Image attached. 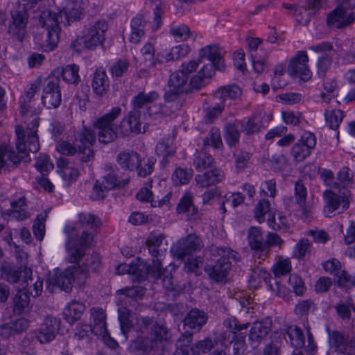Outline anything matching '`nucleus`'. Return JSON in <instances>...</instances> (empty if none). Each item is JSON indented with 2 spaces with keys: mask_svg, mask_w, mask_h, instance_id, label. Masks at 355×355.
I'll return each mask as SVG.
<instances>
[{
  "mask_svg": "<svg viewBox=\"0 0 355 355\" xmlns=\"http://www.w3.org/2000/svg\"><path fill=\"white\" fill-rule=\"evenodd\" d=\"M210 252L212 257L218 258L216 263L210 267L207 272L210 278L217 282H224L231 268L230 259L239 261V254L227 248L211 246Z\"/></svg>",
  "mask_w": 355,
  "mask_h": 355,
  "instance_id": "obj_3",
  "label": "nucleus"
},
{
  "mask_svg": "<svg viewBox=\"0 0 355 355\" xmlns=\"http://www.w3.org/2000/svg\"><path fill=\"white\" fill-rule=\"evenodd\" d=\"M40 118L35 116L25 130L21 125H17L15 132L17 135L16 148L19 154L27 158L28 153H37L40 149L37 128Z\"/></svg>",
  "mask_w": 355,
  "mask_h": 355,
  "instance_id": "obj_4",
  "label": "nucleus"
},
{
  "mask_svg": "<svg viewBox=\"0 0 355 355\" xmlns=\"http://www.w3.org/2000/svg\"><path fill=\"white\" fill-rule=\"evenodd\" d=\"M69 268H71L74 282H76L79 286H83L89 276L88 266L83 264L78 266L73 265Z\"/></svg>",
  "mask_w": 355,
  "mask_h": 355,
  "instance_id": "obj_53",
  "label": "nucleus"
},
{
  "mask_svg": "<svg viewBox=\"0 0 355 355\" xmlns=\"http://www.w3.org/2000/svg\"><path fill=\"white\" fill-rule=\"evenodd\" d=\"M225 178L223 171L218 168H214L202 175H197L195 178L197 185L205 188L214 185L222 182Z\"/></svg>",
  "mask_w": 355,
  "mask_h": 355,
  "instance_id": "obj_27",
  "label": "nucleus"
},
{
  "mask_svg": "<svg viewBox=\"0 0 355 355\" xmlns=\"http://www.w3.org/2000/svg\"><path fill=\"white\" fill-rule=\"evenodd\" d=\"M355 21V12H349L344 7L337 6L329 15L327 19V25L331 28H345Z\"/></svg>",
  "mask_w": 355,
  "mask_h": 355,
  "instance_id": "obj_15",
  "label": "nucleus"
},
{
  "mask_svg": "<svg viewBox=\"0 0 355 355\" xmlns=\"http://www.w3.org/2000/svg\"><path fill=\"white\" fill-rule=\"evenodd\" d=\"M191 177L192 172L191 170L187 171L181 168H178L173 173L171 179L175 185L179 186L189 183Z\"/></svg>",
  "mask_w": 355,
  "mask_h": 355,
  "instance_id": "obj_60",
  "label": "nucleus"
},
{
  "mask_svg": "<svg viewBox=\"0 0 355 355\" xmlns=\"http://www.w3.org/2000/svg\"><path fill=\"white\" fill-rule=\"evenodd\" d=\"M324 116L326 123L329 125V128L336 130L344 117V114L340 110H333L331 111L327 110Z\"/></svg>",
  "mask_w": 355,
  "mask_h": 355,
  "instance_id": "obj_56",
  "label": "nucleus"
},
{
  "mask_svg": "<svg viewBox=\"0 0 355 355\" xmlns=\"http://www.w3.org/2000/svg\"><path fill=\"white\" fill-rule=\"evenodd\" d=\"M332 63V53H326L320 56L317 62V72L320 77L324 78Z\"/></svg>",
  "mask_w": 355,
  "mask_h": 355,
  "instance_id": "obj_62",
  "label": "nucleus"
},
{
  "mask_svg": "<svg viewBox=\"0 0 355 355\" xmlns=\"http://www.w3.org/2000/svg\"><path fill=\"white\" fill-rule=\"evenodd\" d=\"M337 284L339 286L350 288L355 286V275H351L345 270L338 271L336 273Z\"/></svg>",
  "mask_w": 355,
  "mask_h": 355,
  "instance_id": "obj_64",
  "label": "nucleus"
},
{
  "mask_svg": "<svg viewBox=\"0 0 355 355\" xmlns=\"http://www.w3.org/2000/svg\"><path fill=\"white\" fill-rule=\"evenodd\" d=\"M223 326L228 330L222 332L218 338L222 345L226 346L232 343L238 335L236 331L247 329L248 323L241 324L235 318H228L223 321Z\"/></svg>",
  "mask_w": 355,
  "mask_h": 355,
  "instance_id": "obj_20",
  "label": "nucleus"
},
{
  "mask_svg": "<svg viewBox=\"0 0 355 355\" xmlns=\"http://www.w3.org/2000/svg\"><path fill=\"white\" fill-rule=\"evenodd\" d=\"M248 243L250 248L256 251L257 254H260L259 257H266L268 254V250H266V245L261 231L258 227H251L248 232Z\"/></svg>",
  "mask_w": 355,
  "mask_h": 355,
  "instance_id": "obj_26",
  "label": "nucleus"
},
{
  "mask_svg": "<svg viewBox=\"0 0 355 355\" xmlns=\"http://www.w3.org/2000/svg\"><path fill=\"white\" fill-rule=\"evenodd\" d=\"M58 166L62 168L60 171L62 179L69 185L75 182L79 176V171L77 168L67 166L66 160L60 159L58 161Z\"/></svg>",
  "mask_w": 355,
  "mask_h": 355,
  "instance_id": "obj_45",
  "label": "nucleus"
},
{
  "mask_svg": "<svg viewBox=\"0 0 355 355\" xmlns=\"http://www.w3.org/2000/svg\"><path fill=\"white\" fill-rule=\"evenodd\" d=\"M78 70L79 67L78 65L75 64H69L62 69L61 76L65 82L77 85L80 81Z\"/></svg>",
  "mask_w": 355,
  "mask_h": 355,
  "instance_id": "obj_51",
  "label": "nucleus"
},
{
  "mask_svg": "<svg viewBox=\"0 0 355 355\" xmlns=\"http://www.w3.org/2000/svg\"><path fill=\"white\" fill-rule=\"evenodd\" d=\"M0 275L2 279L10 284H15L20 279L21 270L4 261L0 262Z\"/></svg>",
  "mask_w": 355,
  "mask_h": 355,
  "instance_id": "obj_35",
  "label": "nucleus"
},
{
  "mask_svg": "<svg viewBox=\"0 0 355 355\" xmlns=\"http://www.w3.org/2000/svg\"><path fill=\"white\" fill-rule=\"evenodd\" d=\"M272 321L266 319L262 321H257L252 324L250 329L248 339L253 349H256L268 336L271 331Z\"/></svg>",
  "mask_w": 355,
  "mask_h": 355,
  "instance_id": "obj_17",
  "label": "nucleus"
},
{
  "mask_svg": "<svg viewBox=\"0 0 355 355\" xmlns=\"http://www.w3.org/2000/svg\"><path fill=\"white\" fill-rule=\"evenodd\" d=\"M121 113V109L119 107H113L110 112L99 117L94 123V127L98 130L97 135L100 143L109 144L118 137H125L141 132L139 113L132 110L123 119L119 125H115L114 121Z\"/></svg>",
  "mask_w": 355,
  "mask_h": 355,
  "instance_id": "obj_2",
  "label": "nucleus"
},
{
  "mask_svg": "<svg viewBox=\"0 0 355 355\" xmlns=\"http://www.w3.org/2000/svg\"><path fill=\"white\" fill-rule=\"evenodd\" d=\"M37 337L35 336L34 332H31L24 338L21 343V350L23 353L28 355H33L35 352V341Z\"/></svg>",
  "mask_w": 355,
  "mask_h": 355,
  "instance_id": "obj_63",
  "label": "nucleus"
},
{
  "mask_svg": "<svg viewBox=\"0 0 355 355\" xmlns=\"http://www.w3.org/2000/svg\"><path fill=\"white\" fill-rule=\"evenodd\" d=\"M151 181L148 182L146 186L139 190L137 193V198L140 201L151 202L153 206L155 207L157 206V203L158 206L166 204L168 201L167 196L159 198L158 196H155L148 188V186L151 187Z\"/></svg>",
  "mask_w": 355,
  "mask_h": 355,
  "instance_id": "obj_39",
  "label": "nucleus"
},
{
  "mask_svg": "<svg viewBox=\"0 0 355 355\" xmlns=\"http://www.w3.org/2000/svg\"><path fill=\"white\" fill-rule=\"evenodd\" d=\"M146 21L141 16L135 17L131 21V34L130 41L133 43H139L144 35V26Z\"/></svg>",
  "mask_w": 355,
  "mask_h": 355,
  "instance_id": "obj_43",
  "label": "nucleus"
},
{
  "mask_svg": "<svg viewBox=\"0 0 355 355\" xmlns=\"http://www.w3.org/2000/svg\"><path fill=\"white\" fill-rule=\"evenodd\" d=\"M202 239L196 234H189L179 239L171 248V252L174 257L183 259L193 252L200 251L203 248Z\"/></svg>",
  "mask_w": 355,
  "mask_h": 355,
  "instance_id": "obj_8",
  "label": "nucleus"
},
{
  "mask_svg": "<svg viewBox=\"0 0 355 355\" xmlns=\"http://www.w3.org/2000/svg\"><path fill=\"white\" fill-rule=\"evenodd\" d=\"M214 74L211 66L202 67L198 73L191 78L187 92L199 90L205 85V79L211 78Z\"/></svg>",
  "mask_w": 355,
  "mask_h": 355,
  "instance_id": "obj_32",
  "label": "nucleus"
},
{
  "mask_svg": "<svg viewBox=\"0 0 355 355\" xmlns=\"http://www.w3.org/2000/svg\"><path fill=\"white\" fill-rule=\"evenodd\" d=\"M60 326V320L51 315H46L42 320L40 327L33 332L37 341L40 344H47L53 341L58 334Z\"/></svg>",
  "mask_w": 355,
  "mask_h": 355,
  "instance_id": "obj_12",
  "label": "nucleus"
},
{
  "mask_svg": "<svg viewBox=\"0 0 355 355\" xmlns=\"http://www.w3.org/2000/svg\"><path fill=\"white\" fill-rule=\"evenodd\" d=\"M47 215L48 212L45 211L44 213L39 214L33 223V234L35 238L39 241H42L45 234V222Z\"/></svg>",
  "mask_w": 355,
  "mask_h": 355,
  "instance_id": "obj_54",
  "label": "nucleus"
},
{
  "mask_svg": "<svg viewBox=\"0 0 355 355\" xmlns=\"http://www.w3.org/2000/svg\"><path fill=\"white\" fill-rule=\"evenodd\" d=\"M295 199L300 207L302 216L307 218L311 213V205L306 201L307 189L302 180H298L295 184Z\"/></svg>",
  "mask_w": 355,
  "mask_h": 355,
  "instance_id": "obj_22",
  "label": "nucleus"
},
{
  "mask_svg": "<svg viewBox=\"0 0 355 355\" xmlns=\"http://www.w3.org/2000/svg\"><path fill=\"white\" fill-rule=\"evenodd\" d=\"M29 326L30 321L26 318L12 320L0 326V336L4 338H8L10 336L25 332Z\"/></svg>",
  "mask_w": 355,
  "mask_h": 355,
  "instance_id": "obj_21",
  "label": "nucleus"
},
{
  "mask_svg": "<svg viewBox=\"0 0 355 355\" xmlns=\"http://www.w3.org/2000/svg\"><path fill=\"white\" fill-rule=\"evenodd\" d=\"M41 82L42 80L37 78L30 85V87L25 94L24 101L21 104V112L22 114H25L28 112H33V110H32V106L31 105V99L40 89ZM34 112H35V110H34Z\"/></svg>",
  "mask_w": 355,
  "mask_h": 355,
  "instance_id": "obj_42",
  "label": "nucleus"
},
{
  "mask_svg": "<svg viewBox=\"0 0 355 355\" xmlns=\"http://www.w3.org/2000/svg\"><path fill=\"white\" fill-rule=\"evenodd\" d=\"M11 206L13 209L10 211L9 214L12 218L17 220H23L29 217L28 212L23 208L26 206L24 198H19L18 201L12 202Z\"/></svg>",
  "mask_w": 355,
  "mask_h": 355,
  "instance_id": "obj_50",
  "label": "nucleus"
},
{
  "mask_svg": "<svg viewBox=\"0 0 355 355\" xmlns=\"http://www.w3.org/2000/svg\"><path fill=\"white\" fill-rule=\"evenodd\" d=\"M107 29L108 25L104 19H98L90 23L85 35V47L87 49H94L96 46L102 45Z\"/></svg>",
  "mask_w": 355,
  "mask_h": 355,
  "instance_id": "obj_11",
  "label": "nucleus"
},
{
  "mask_svg": "<svg viewBox=\"0 0 355 355\" xmlns=\"http://www.w3.org/2000/svg\"><path fill=\"white\" fill-rule=\"evenodd\" d=\"M130 349L139 354H149L158 348L153 343L150 337L139 336L132 342Z\"/></svg>",
  "mask_w": 355,
  "mask_h": 355,
  "instance_id": "obj_38",
  "label": "nucleus"
},
{
  "mask_svg": "<svg viewBox=\"0 0 355 355\" xmlns=\"http://www.w3.org/2000/svg\"><path fill=\"white\" fill-rule=\"evenodd\" d=\"M118 318L120 322L121 331L125 339H127V334L132 327V323L130 320V310L125 306L119 308Z\"/></svg>",
  "mask_w": 355,
  "mask_h": 355,
  "instance_id": "obj_52",
  "label": "nucleus"
},
{
  "mask_svg": "<svg viewBox=\"0 0 355 355\" xmlns=\"http://www.w3.org/2000/svg\"><path fill=\"white\" fill-rule=\"evenodd\" d=\"M83 0H69L68 5L62 10L54 12L49 9L41 11L39 23L44 28L42 46L46 51H53L60 40V24L70 26L71 23L80 19L83 12Z\"/></svg>",
  "mask_w": 355,
  "mask_h": 355,
  "instance_id": "obj_1",
  "label": "nucleus"
},
{
  "mask_svg": "<svg viewBox=\"0 0 355 355\" xmlns=\"http://www.w3.org/2000/svg\"><path fill=\"white\" fill-rule=\"evenodd\" d=\"M333 187L338 189V192L327 190L324 192L326 202L324 211L329 216L334 211L338 214L343 212L348 209L352 200V193L347 187H339V184L334 182Z\"/></svg>",
  "mask_w": 355,
  "mask_h": 355,
  "instance_id": "obj_5",
  "label": "nucleus"
},
{
  "mask_svg": "<svg viewBox=\"0 0 355 355\" xmlns=\"http://www.w3.org/2000/svg\"><path fill=\"white\" fill-rule=\"evenodd\" d=\"M28 20V17L25 10L12 12L8 33L17 40L22 42L27 35Z\"/></svg>",
  "mask_w": 355,
  "mask_h": 355,
  "instance_id": "obj_13",
  "label": "nucleus"
},
{
  "mask_svg": "<svg viewBox=\"0 0 355 355\" xmlns=\"http://www.w3.org/2000/svg\"><path fill=\"white\" fill-rule=\"evenodd\" d=\"M190 52V47L186 44H179L171 48L170 51L166 53V61H173L185 57Z\"/></svg>",
  "mask_w": 355,
  "mask_h": 355,
  "instance_id": "obj_57",
  "label": "nucleus"
},
{
  "mask_svg": "<svg viewBox=\"0 0 355 355\" xmlns=\"http://www.w3.org/2000/svg\"><path fill=\"white\" fill-rule=\"evenodd\" d=\"M240 132L236 128L235 124L227 123L225 126V135L224 138L226 143L230 146H233L239 140Z\"/></svg>",
  "mask_w": 355,
  "mask_h": 355,
  "instance_id": "obj_58",
  "label": "nucleus"
},
{
  "mask_svg": "<svg viewBox=\"0 0 355 355\" xmlns=\"http://www.w3.org/2000/svg\"><path fill=\"white\" fill-rule=\"evenodd\" d=\"M146 289L142 286H135L132 287H127L119 291L125 295L128 299H131L129 302L130 306H135V309H137V306H139L137 302L138 299H141L145 294Z\"/></svg>",
  "mask_w": 355,
  "mask_h": 355,
  "instance_id": "obj_44",
  "label": "nucleus"
},
{
  "mask_svg": "<svg viewBox=\"0 0 355 355\" xmlns=\"http://www.w3.org/2000/svg\"><path fill=\"white\" fill-rule=\"evenodd\" d=\"M215 346V342L210 338H205L195 343L190 347L192 355H200L210 352Z\"/></svg>",
  "mask_w": 355,
  "mask_h": 355,
  "instance_id": "obj_49",
  "label": "nucleus"
},
{
  "mask_svg": "<svg viewBox=\"0 0 355 355\" xmlns=\"http://www.w3.org/2000/svg\"><path fill=\"white\" fill-rule=\"evenodd\" d=\"M74 141L78 148V157L82 162H88L94 157L92 147L96 142V133L91 128L83 127L74 135Z\"/></svg>",
  "mask_w": 355,
  "mask_h": 355,
  "instance_id": "obj_7",
  "label": "nucleus"
},
{
  "mask_svg": "<svg viewBox=\"0 0 355 355\" xmlns=\"http://www.w3.org/2000/svg\"><path fill=\"white\" fill-rule=\"evenodd\" d=\"M125 271L136 277L138 281H143L146 279L149 275V267H148L147 263L144 261L138 260L137 262L132 263L129 265H121L116 269L118 274H121Z\"/></svg>",
  "mask_w": 355,
  "mask_h": 355,
  "instance_id": "obj_23",
  "label": "nucleus"
},
{
  "mask_svg": "<svg viewBox=\"0 0 355 355\" xmlns=\"http://www.w3.org/2000/svg\"><path fill=\"white\" fill-rule=\"evenodd\" d=\"M109 86V80L105 71L101 68L97 69L92 83L94 93L98 97H103L106 94Z\"/></svg>",
  "mask_w": 355,
  "mask_h": 355,
  "instance_id": "obj_29",
  "label": "nucleus"
},
{
  "mask_svg": "<svg viewBox=\"0 0 355 355\" xmlns=\"http://www.w3.org/2000/svg\"><path fill=\"white\" fill-rule=\"evenodd\" d=\"M354 301V300L352 297H348L347 300V304L344 302H340L335 306L338 316L343 320H349L350 318V308L355 310V303Z\"/></svg>",
  "mask_w": 355,
  "mask_h": 355,
  "instance_id": "obj_59",
  "label": "nucleus"
},
{
  "mask_svg": "<svg viewBox=\"0 0 355 355\" xmlns=\"http://www.w3.org/2000/svg\"><path fill=\"white\" fill-rule=\"evenodd\" d=\"M117 162L123 169L133 171L141 163V159L136 152L123 151L118 155Z\"/></svg>",
  "mask_w": 355,
  "mask_h": 355,
  "instance_id": "obj_33",
  "label": "nucleus"
},
{
  "mask_svg": "<svg viewBox=\"0 0 355 355\" xmlns=\"http://www.w3.org/2000/svg\"><path fill=\"white\" fill-rule=\"evenodd\" d=\"M173 137L168 136L162 139L156 146V153L163 157V162H167L168 159L173 157L175 153V147L173 146Z\"/></svg>",
  "mask_w": 355,
  "mask_h": 355,
  "instance_id": "obj_40",
  "label": "nucleus"
},
{
  "mask_svg": "<svg viewBox=\"0 0 355 355\" xmlns=\"http://www.w3.org/2000/svg\"><path fill=\"white\" fill-rule=\"evenodd\" d=\"M91 315L93 319V332L96 336H104L107 334L105 313L102 309L93 308L91 309Z\"/></svg>",
  "mask_w": 355,
  "mask_h": 355,
  "instance_id": "obj_34",
  "label": "nucleus"
},
{
  "mask_svg": "<svg viewBox=\"0 0 355 355\" xmlns=\"http://www.w3.org/2000/svg\"><path fill=\"white\" fill-rule=\"evenodd\" d=\"M60 78L55 75L49 76L43 83L42 102L48 109L57 108L61 103L62 96Z\"/></svg>",
  "mask_w": 355,
  "mask_h": 355,
  "instance_id": "obj_9",
  "label": "nucleus"
},
{
  "mask_svg": "<svg viewBox=\"0 0 355 355\" xmlns=\"http://www.w3.org/2000/svg\"><path fill=\"white\" fill-rule=\"evenodd\" d=\"M105 169L106 173L102 180H97L94 186V190L96 193L98 199L105 197V191L115 187H123L128 184L130 180L129 176L121 179L117 173V169L110 165H106Z\"/></svg>",
  "mask_w": 355,
  "mask_h": 355,
  "instance_id": "obj_6",
  "label": "nucleus"
},
{
  "mask_svg": "<svg viewBox=\"0 0 355 355\" xmlns=\"http://www.w3.org/2000/svg\"><path fill=\"white\" fill-rule=\"evenodd\" d=\"M308 61L309 58L306 52L300 51L291 60L288 67V73L303 81L309 80L311 77V72L307 66Z\"/></svg>",
  "mask_w": 355,
  "mask_h": 355,
  "instance_id": "obj_14",
  "label": "nucleus"
},
{
  "mask_svg": "<svg viewBox=\"0 0 355 355\" xmlns=\"http://www.w3.org/2000/svg\"><path fill=\"white\" fill-rule=\"evenodd\" d=\"M261 279L266 283L270 282L271 275L265 269L257 267L252 270L249 281L252 286H256L261 283Z\"/></svg>",
  "mask_w": 355,
  "mask_h": 355,
  "instance_id": "obj_61",
  "label": "nucleus"
},
{
  "mask_svg": "<svg viewBox=\"0 0 355 355\" xmlns=\"http://www.w3.org/2000/svg\"><path fill=\"white\" fill-rule=\"evenodd\" d=\"M285 331L292 346L297 349L304 346V336L300 327L290 325L285 329Z\"/></svg>",
  "mask_w": 355,
  "mask_h": 355,
  "instance_id": "obj_41",
  "label": "nucleus"
},
{
  "mask_svg": "<svg viewBox=\"0 0 355 355\" xmlns=\"http://www.w3.org/2000/svg\"><path fill=\"white\" fill-rule=\"evenodd\" d=\"M198 61L202 67L211 66L214 73L216 70L223 71L225 68L222 51L218 44H210L201 48L198 52Z\"/></svg>",
  "mask_w": 355,
  "mask_h": 355,
  "instance_id": "obj_10",
  "label": "nucleus"
},
{
  "mask_svg": "<svg viewBox=\"0 0 355 355\" xmlns=\"http://www.w3.org/2000/svg\"><path fill=\"white\" fill-rule=\"evenodd\" d=\"M25 157L19 154H16L14 150L10 146H0V173L2 170L10 171L17 167Z\"/></svg>",
  "mask_w": 355,
  "mask_h": 355,
  "instance_id": "obj_19",
  "label": "nucleus"
},
{
  "mask_svg": "<svg viewBox=\"0 0 355 355\" xmlns=\"http://www.w3.org/2000/svg\"><path fill=\"white\" fill-rule=\"evenodd\" d=\"M150 338L157 348L162 347L164 342H166L169 338L168 329L164 324L154 323L151 327Z\"/></svg>",
  "mask_w": 355,
  "mask_h": 355,
  "instance_id": "obj_37",
  "label": "nucleus"
},
{
  "mask_svg": "<svg viewBox=\"0 0 355 355\" xmlns=\"http://www.w3.org/2000/svg\"><path fill=\"white\" fill-rule=\"evenodd\" d=\"M74 277H73L71 268H67L64 270L58 268L54 270V275L48 280L47 289L51 292L53 291L54 286L69 293L71 291Z\"/></svg>",
  "mask_w": 355,
  "mask_h": 355,
  "instance_id": "obj_16",
  "label": "nucleus"
},
{
  "mask_svg": "<svg viewBox=\"0 0 355 355\" xmlns=\"http://www.w3.org/2000/svg\"><path fill=\"white\" fill-rule=\"evenodd\" d=\"M158 94L155 91H151L148 94L145 92H139L132 99V111L139 113L141 115V112H144L150 103H153L158 98Z\"/></svg>",
  "mask_w": 355,
  "mask_h": 355,
  "instance_id": "obj_30",
  "label": "nucleus"
},
{
  "mask_svg": "<svg viewBox=\"0 0 355 355\" xmlns=\"http://www.w3.org/2000/svg\"><path fill=\"white\" fill-rule=\"evenodd\" d=\"M242 89L236 85H229L218 88L214 93V98L220 101V104L225 105L227 100H235L242 96Z\"/></svg>",
  "mask_w": 355,
  "mask_h": 355,
  "instance_id": "obj_31",
  "label": "nucleus"
},
{
  "mask_svg": "<svg viewBox=\"0 0 355 355\" xmlns=\"http://www.w3.org/2000/svg\"><path fill=\"white\" fill-rule=\"evenodd\" d=\"M78 221L83 227H89L94 231L101 225L100 218L92 214H80Z\"/></svg>",
  "mask_w": 355,
  "mask_h": 355,
  "instance_id": "obj_55",
  "label": "nucleus"
},
{
  "mask_svg": "<svg viewBox=\"0 0 355 355\" xmlns=\"http://www.w3.org/2000/svg\"><path fill=\"white\" fill-rule=\"evenodd\" d=\"M193 341V333L186 331L176 340V352L173 355H188L189 347Z\"/></svg>",
  "mask_w": 355,
  "mask_h": 355,
  "instance_id": "obj_48",
  "label": "nucleus"
},
{
  "mask_svg": "<svg viewBox=\"0 0 355 355\" xmlns=\"http://www.w3.org/2000/svg\"><path fill=\"white\" fill-rule=\"evenodd\" d=\"M22 287L23 288L17 291L12 298V310L16 315H28L33 309L29 293L24 289V285Z\"/></svg>",
  "mask_w": 355,
  "mask_h": 355,
  "instance_id": "obj_18",
  "label": "nucleus"
},
{
  "mask_svg": "<svg viewBox=\"0 0 355 355\" xmlns=\"http://www.w3.org/2000/svg\"><path fill=\"white\" fill-rule=\"evenodd\" d=\"M329 342L331 349L343 355H351L352 346L345 336L338 331H329Z\"/></svg>",
  "mask_w": 355,
  "mask_h": 355,
  "instance_id": "obj_24",
  "label": "nucleus"
},
{
  "mask_svg": "<svg viewBox=\"0 0 355 355\" xmlns=\"http://www.w3.org/2000/svg\"><path fill=\"white\" fill-rule=\"evenodd\" d=\"M207 314L198 309H192L184 319V324L189 329L199 331L207 321Z\"/></svg>",
  "mask_w": 355,
  "mask_h": 355,
  "instance_id": "obj_28",
  "label": "nucleus"
},
{
  "mask_svg": "<svg viewBox=\"0 0 355 355\" xmlns=\"http://www.w3.org/2000/svg\"><path fill=\"white\" fill-rule=\"evenodd\" d=\"M189 76L180 69L172 73L169 78V85L177 89L178 92H187L184 87L187 83Z\"/></svg>",
  "mask_w": 355,
  "mask_h": 355,
  "instance_id": "obj_46",
  "label": "nucleus"
},
{
  "mask_svg": "<svg viewBox=\"0 0 355 355\" xmlns=\"http://www.w3.org/2000/svg\"><path fill=\"white\" fill-rule=\"evenodd\" d=\"M214 163L212 157L204 150L197 151L195 154L193 165L198 171H202L211 167Z\"/></svg>",
  "mask_w": 355,
  "mask_h": 355,
  "instance_id": "obj_47",
  "label": "nucleus"
},
{
  "mask_svg": "<svg viewBox=\"0 0 355 355\" xmlns=\"http://www.w3.org/2000/svg\"><path fill=\"white\" fill-rule=\"evenodd\" d=\"M176 211L179 214H186L190 220H196L200 218V214L193 205L191 193H186L182 196L177 206Z\"/></svg>",
  "mask_w": 355,
  "mask_h": 355,
  "instance_id": "obj_25",
  "label": "nucleus"
},
{
  "mask_svg": "<svg viewBox=\"0 0 355 355\" xmlns=\"http://www.w3.org/2000/svg\"><path fill=\"white\" fill-rule=\"evenodd\" d=\"M85 309V306L83 303L73 300L64 308L63 314L65 320L73 324L80 319Z\"/></svg>",
  "mask_w": 355,
  "mask_h": 355,
  "instance_id": "obj_36",
  "label": "nucleus"
}]
</instances>
